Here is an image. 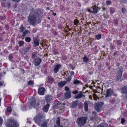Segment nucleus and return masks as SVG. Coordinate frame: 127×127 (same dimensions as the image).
<instances>
[{"label": "nucleus", "mask_w": 127, "mask_h": 127, "mask_svg": "<svg viewBox=\"0 0 127 127\" xmlns=\"http://www.w3.org/2000/svg\"><path fill=\"white\" fill-rule=\"evenodd\" d=\"M38 13L37 12L32 14H30L28 18V21L29 23L32 25H34L36 23L37 17L39 15Z\"/></svg>", "instance_id": "1"}, {"label": "nucleus", "mask_w": 127, "mask_h": 127, "mask_svg": "<svg viewBox=\"0 0 127 127\" xmlns=\"http://www.w3.org/2000/svg\"><path fill=\"white\" fill-rule=\"evenodd\" d=\"M87 118L85 117H81L79 118L77 121L76 122L78 125L81 127L85 124L86 122Z\"/></svg>", "instance_id": "2"}, {"label": "nucleus", "mask_w": 127, "mask_h": 127, "mask_svg": "<svg viewBox=\"0 0 127 127\" xmlns=\"http://www.w3.org/2000/svg\"><path fill=\"white\" fill-rule=\"evenodd\" d=\"M8 127H17L18 124L15 121L12 119H10V120L7 121Z\"/></svg>", "instance_id": "3"}, {"label": "nucleus", "mask_w": 127, "mask_h": 127, "mask_svg": "<svg viewBox=\"0 0 127 127\" xmlns=\"http://www.w3.org/2000/svg\"><path fill=\"white\" fill-rule=\"evenodd\" d=\"M103 104V103L101 102L96 103L95 107V109L98 112L100 111L101 109V107Z\"/></svg>", "instance_id": "4"}, {"label": "nucleus", "mask_w": 127, "mask_h": 127, "mask_svg": "<svg viewBox=\"0 0 127 127\" xmlns=\"http://www.w3.org/2000/svg\"><path fill=\"white\" fill-rule=\"evenodd\" d=\"M41 62V60L40 58H36L33 62V63L35 66L39 65Z\"/></svg>", "instance_id": "5"}, {"label": "nucleus", "mask_w": 127, "mask_h": 127, "mask_svg": "<svg viewBox=\"0 0 127 127\" xmlns=\"http://www.w3.org/2000/svg\"><path fill=\"white\" fill-rule=\"evenodd\" d=\"M113 91L110 89L107 90L105 97H107L111 96L113 93Z\"/></svg>", "instance_id": "6"}, {"label": "nucleus", "mask_w": 127, "mask_h": 127, "mask_svg": "<svg viewBox=\"0 0 127 127\" xmlns=\"http://www.w3.org/2000/svg\"><path fill=\"white\" fill-rule=\"evenodd\" d=\"M119 70L118 71L119 74L117 76V79L118 80L120 79L122 76V67H119Z\"/></svg>", "instance_id": "7"}, {"label": "nucleus", "mask_w": 127, "mask_h": 127, "mask_svg": "<svg viewBox=\"0 0 127 127\" xmlns=\"http://www.w3.org/2000/svg\"><path fill=\"white\" fill-rule=\"evenodd\" d=\"M45 88L43 87L39 88L38 90V93L40 95H44V92Z\"/></svg>", "instance_id": "8"}, {"label": "nucleus", "mask_w": 127, "mask_h": 127, "mask_svg": "<svg viewBox=\"0 0 127 127\" xmlns=\"http://www.w3.org/2000/svg\"><path fill=\"white\" fill-rule=\"evenodd\" d=\"M31 105L32 107H35V104L36 101H35V99L34 98L32 97L30 101Z\"/></svg>", "instance_id": "9"}, {"label": "nucleus", "mask_w": 127, "mask_h": 127, "mask_svg": "<svg viewBox=\"0 0 127 127\" xmlns=\"http://www.w3.org/2000/svg\"><path fill=\"white\" fill-rule=\"evenodd\" d=\"M52 96L50 95H48L46 96L45 98V100L47 102H49L52 99Z\"/></svg>", "instance_id": "10"}, {"label": "nucleus", "mask_w": 127, "mask_h": 127, "mask_svg": "<svg viewBox=\"0 0 127 127\" xmlns=\"http://www.w3.org/2000/svg\"><path fill=\"white\" fill-rule=\"evenodd\" d=\"M62 106V104L61 103L59 102H58L55 104L53 106V108L54 109H57L58 108H60Z\"/></svg>", "instance_id": "11"}, {"label": "nucleus", "mask_w": 127, "mask_h": 127, "mask_svg": "<svg viewBox=\"0 0 127 127\" xmlns=\"http://www.w3.org/2000/svg\"><path fill=\"white\" fill-rule=\"evenodd\" d=\"M66 82L65 81H61L58 83L59 86L60 87H63L66 84Z\"/></svg>", "instance_id": "12"}, {"label": "nucleus", "mask_w": 127, "mask_h": 127, "mask_svg": "<svg viewBox=\"0 0 127 127\" xmlns=\"http://www.w3.org/2000/svg\"><path fill=\"white\" fill-rule=\"evenodd\" d=\"M42 119H34L35 122L38 125L40 126L41 123L42 122Z\"/></svg>", "instance_id": "13"}, {"label": "nucleus", "mask_w": 127, "mask_h": 127, "mask_svg": "<svg viewBox=\"0 0 127 127\" xmlns=\"http://www.w3.org/2000/svg\"><path fill=\"white\" fill-rule=\"evenodd\" d=\"M78 103V101L76 100L72 102V105L71 106V108H74L76 107Z\"/></svg>", "instance_id": "14"}, {"label": "nucleus", "mask_w": 127, "mask_h": 127, "mask_svg": "<svg viewBox=\"0 0 127 127\" xmlns=\"http://www.w3.org/2000/svg\"><path fill=\"white\" fill-rule=\"evenodd\" d=\"M43 117L44 116L42 114H37V115L34 118V119H42Z\"/></svg>", "instance_id": "15"}, {"label": "nucleus", "mask_w": 127, "mask_h": 127, "mask_svg": "<svg viewBox=\"0 0 127 127\" xmlns=\"http://www.w3.org/2000/svg\"><path fill=\"white\" fill-rule=\"evenodd\" d=\"M33 42L34 43V46H37L39 44V41L37 38H35L34 39Z\"/></svg>", "instance_id": "16"}, {"label": "nucleus", "mask_w": 127, "mask_h": 127, "mask_svg": "<svg viewBox=\"0 0 127 127\" xmlns=\"http://www.w3.org/2000/svg\"><path fill=\"white\" fill-rule=\"evenodd\" d=\"M49 106V104H47L44 107L43 110L44 112H46L47 111L48 109V108Z\"/></svg>", "instance_id": "17"}, {"label": "nucleus", "mask_w": 127, "mask_h": 127, "mask_svg": "<svg viewBox=\"0 0 127 127\" xmlns=\"http://www.w3.org/2000/svg\"><path fill=\"white\" fill-rule=\"evenodd\" d=\"M71 92L70 91H68L67 93L65 94V95L66 98H69L71 97Z\"/></svg>", "instance_id": "18"}, {"label": "nucleus", "mask_w": 127, "mask_h": 127, "mask_svg": "<svg viewBox=\"0 0 127 127\" xmlns=\"http://www.w3.org/2000/svg\"><path fill=\"white\" fill-rule=\"evenodd\" d=\"M122 93L125 94L126 95L127 92V87H124L122 89Z\"/></svg>", "instance_id": "19"}, {"label": "nucleus", "mask_w": 127, "mask_h": 127, "mask_svg": "<svg viewBox=\"0 0 127 127\" xmlns=\"http://www.w3.org/2000/svg\"><path fill=\"white\" fill-rule=\"evenodd\" d=\"M93 11L92 13H97L98 10V7L96 6H95V7L93 8Z\"/></svg>", "instance_id": "20"}, {"label": "nucleus", "mask_w": 127, "mask_h": 127, "mask_svg": "<svg viewBox=\"0 0 127 127\" xmlns=\"http://www.w3.org/2000/svg\"><path fill=\"white\" fill-rule=\"evenodd\" d=\"M60 67V66L59 64L56 65L55 66V68H54V72L55 73H56L58 71V69Z\"/></svg>", "instance_id": "21"}, {"label": "nucleus", "mask_w": 127, "mask_h": 127, "mask_svg": "<svg viewBox=\"0 0 127 127\" xmlns=\"http://www.w3.org/2000/svg\"><path fill=\"white\" fill-rule=\"evenodd\" d=\"M41 127H47V123L46 121L43 122L40 124Z\"/></svg>", "instance_id": "22"}, {"label": "nucleus", "mask_w": 127, "mask_h": 127, "mask_svg": "<svg viewBox=\"0 0 127 127\" xmlns=\"http://www.w3.org/2000/svg\"><path fill=\"white\" fill-rule=\"evenodd\" d=\"M30 49V48L28 47H24V54L28 52Z\"/></svg>", "instance_id": "23"}, {"label": "nucleus", "mask_w": 127, "mask_h": 127, "mask_svg": "<svg viewBox=\"0 0 127 127\" xmlns=\"http://www.w3.org/2000/svg\"><path fill=\"white\" fill-rule=\"evenodd\" d=\"M30 32L29 31H28V30H26L24 33H23V35H22L21 37H22V38L23 39L24 36L26 35L28 33H29Z\"/></svg>", "instance_id": "24"}, {"label": "nucleus", "mask_w": 127, "mask_h": 127, "mask_svg": "<svg viewBox=\"0 0 127 127\" xmlns=\"http://www.w3.org/2000/svg\"><path fill=\"white\" fill-rule=\"evenodd\" d=\"M85 110V111H88V104L87 103L85 102L84 103Z\"/></svg>", "instance_id": "25"}, {"label": "nucleus", "mask_w": 127, "mask_h": 127, "mask_svg": "<svg viewBox=\"0 0 127 127\" xmlns=\"http://www.w3.org/2000/svg\"><path fill=\"white\" fill-rule=\"evenodd\" d=\"M80 82L77 80H75L73 82V83L74 84L78 85L80 83Z\"/></svg>", "instance_id": "26"}, {"label": "nucleus", "mask_w": 127, "mask_h": 127, "mask_svg": "<svg viewBox=\"0 0 127 127\" xmlns=\"http://www.w3.org/2000/svg\"><path fill=\"white\" fill-rule=\"evenodd\" d=\"M93 96L94 98L93 99L95 100H97V98H99L97 96V95L95 94H93Z\"/></svg>", "instance_id": "27"}, {"label": "nucleus", "mask_w": 127, "mask_h": 127, "mask_svg": "<svg viewBox=\"0 0 127 127\" xmlns=\"http://www.w3.org/2000/svg\"><path fill=\"white\" fill-rule=\"evenodd\" d=\"M88 58L86 56L83 58V61L85 63H86L88 61Z\"/></svg>", "instance_id": "28"}, {"label": "nucleus", "mask_w": 127, "mask_h": 127, "mask_svg": "<svg viewBox=\"0 0 127 127\" xmlns=\"http://www.w3.org/2000/svg\"><path fill=\"white\" fill-rule=\"evenodd\" d=\"M25 40L27 42H29L31 41V39L29 37H27L25 38Z\"/></svg>", "instance_id": "29"}, {"label": "nucleus", "mask_w": 127, "mask_h": 127, "mask_svg": "<svg viewBox=\"0 0 127 127\" xmlns=\"http://www.w3.org/2000/svg\"><path fill=\"white\" fill-rule=\"evenodd\" d=\"M7 111L9 113L11 112V108L10 107H8L7 109Z\"/></svg>", "instance_id": "30"}, {"label": "nucleus", "mask_w": 127, "mask_h": 127, "mask_svg": "<svg viewBox=\"0 0 127 127\" xmlns=\"http://www.w3.org/2000/svg\"><path fill=\"white\" fill-rule=\"evenodd\" d=\"M101 35L100 34H99L96 36V38L97 39H99L101 38Z\"/></svg>", "instance_id": "31"}, {"label": "nucleus", "mask_w": 127, "mask_h": 127, "mask_svg": "<svg viewBox=\"0 0 127 127\" xmlns=\"http://www.w3.org/2000/svg\"><path fill=\"white\" fill-rule=\"evenodd\" d=\"M18 43L19 44V46H21L24 44V42L22 41H20Z\"/></svg>", "instance_id": "32"}, {"label": "nucleus", "mask_w": 127, "mask_h": 127, "mask_svg": "<svg viewBox=\"0 0 127 127\" xmlns=\"http://www.w3.org/2000/svg\"><path fill=\"white\" fill-rule=\"evenodd\" d=\"M33 81L32 80H30L28 82V85H33Z\"/></svg>", "instance_id": "33"}, {"label": "nucleus", "mask_w": 127, "mask_h": 127, "mask_svg": "<svg viewBox=\"0 0 127 127\" xmlns=\"http://www.w3.org/2000/svg\"><path fill=\"white\" fill-rule=\"evenodd\" d=\"M93 116H94V118L95 119L97 118L96 113L95 112H93Z\"/></svg>", "instance_id": "34"}, {"label": "nucleus", "mask_w": 127, "mask_h": 127, "mask_svg": "<svg viewBox=\"0 0 127 127\" xmlns=\"http://www.w3.org/2000/svg\"><path fill=\"white\" fill-rule=\"evenodd\" d=\"M20 29H21V32H23L24 28L22 25L20 27Z\"/></svg>", "instance_id": "35"}, {"label": "nucleus", "mask_w": 127, "mask_h": 127, "mask_svg": "<svg viewBox=\"0 0 127 127\" xmlns=\"http://www.w3.org/2000/svg\"><path fill=\"white\" fill-rule=\"evenodd\" d=\"M117 43L118 45H120L122 43V41L120 40H118L117 42Z\"/></svg>", "instance_id": "36"}, {"label": "nucleus", "mask_w": 127, "mask_h": 127, "mask_svg": "<svg viewBox=\"0 0 127 127\" xmlns=\"http://www.w3.org/2000/svg\"><path fill=\"white\" fill-rule=\"evenodd\" d=\"M79 96V97L81 98L82 97L83 94L82 92H80V93L78 95Z\"/></svg>", "instance_id": "37"}, {"label": "nucleus", "mask_w": 127, "mask_h": 127, "mask_svg": "<svg viewBox=\"0 0 127 127\" xmlns=\"http://www.w3.org/2000/svg\"><path fill=\"white\" fill-rule=\"evenodd\" d=\"M78 21L77 19H75L74 21V23L75 25H77L78 23Z\"/></svg>", "instance_id": "38"}, {"label": "nucleus", "mask_w": 127, "mask_h": 127, "mask_svg": "<svg viewBox=\"0 0 127 127\" xmlns=\"http://www.w3.org/2000/svg\"><path fill=\"white\" fill-rule=\"evenodd\" d=\"M65 91L67 92H68V91H70L69 89V88L67 87L66 86L65 87Z\"/></svg>", "instance_id": "39"}, {"label": "nucleus", "mask_w": 127, "mask_h": 127, "mask_svg": "<svg viewBox=\"0 0 127 127\" xmlns=\"http://www.w3.org/2000/svg\"><path fill=\"white\" fill-rule=\"evenodd\" d=\"M36 55V54L35 53L33 52L32 53V58H34L35 57V55Z\"/></svg>", "instance_id": "40"}, {"label": "nucleus", "mask_w": 127, "mask_h": 127, "mask_svg": "<svg viewBox=\"0 0 127 127\" xmlns=\"http://www.w3.org/2000/svg\"><path fill=\"white\" fill-rule=\"evenodd\" d=\"M56 123L57 125V126H60V120L59 119H58L56 121Z\"/></svg>", "instance_id": "41"}, {"label": "nucleus", "mask_w": 127, "mask_h": 127, "mask_svg": "<svg viewBox=\"0 0 127 127\" xmlns=\"http://www.w3.org/2000/svg\"><path fill=\"white\" fill-rule=\"evenodd\" d=\"M125 119L123 118L121 119V123L122 124H123L125 123Z\"/></svg>", "instance_id": "42"}, {"label": "nucleus", "mask_w": 127, "mask_h": 127, "mask_svg": "<svg viewBox=\"0 0 127 127\" xmlns=\"http://www.w3.org/2000/svg\"><path fill=\"white\" fill-rule=\"evenodd\" d=\"M71 80V79L69 77L67 78L66 79V80L68 82H69Z\"/></svg>", "instance_id": "43"}, {"label": "nucleus", "mask_w": 127, "mask_h": 127, "mask_svg": "<svg viewBox=\"0 0 127 127\" xmlns=\"http://www.w3.org/2000/svg\"><path fill=\"white\" fill-rule=\"evenodd\" d=\"M111 3V2L110 1H108L106 2V4L108 5H110Z\"/></svg>", "instance_id": "44"}, {"label": "nucleus", "mask_w": 127, "mask_h": 127, "mask_svg": "<svg viewBox=\"0 0 127 127\" xmlns=\"http://www.w3.org/2000/svg\"><path fill=\"white\" fill-rule=\"evenodd\" d=\"M114 22L116 24H118V21L117 20H114Z\"/></svg>", "instance_id": "45"}, {"label": "nucleus", "mask_w": 127, "mask_h": 127, "mask_svg": "<svg viewBox=\"0 0 127 127\" xmlns=\"http://www.w3.org/2000/svg\"><path fill=\"white\" fill-rule=\"evenodd\" d=\"M126 11L125 9L124 8H122V12L123 13H125Z\"/></svg>", "instance_id": "46"}, {"label": "nucleus", "mask_w": 127, "mask_h": 127, "mask_svg": "<svg viewBox=\"0 0 127 127\" xmlns=\"http://www.w3.org/2000/svg\"><path fill=\"white\" fill-rule=\"evenodd\" d=\"M13 1H14L15 2H19L20 0H12Z\"/></svg>", "instance_id": "47"}, {"label": "nucleus", "mask_w": 127, "mask_h": 127, "mask_svg": "<svg viewBox=\"0 0 127 127\" xmlns=\"http://www.w3.org/2000/svg\"><path fill=\"white\" fill-rule=\"evenodd\" d=\"M78 92V91H76L74 92H72V93L74 94H76Z\"/></svg>", "instance_id": "48"}, {"label": "nucleus", "mask_w": 127, "mask_h": 127, "mask_svg": "<svg viewBox=\"0 0 127 127\" xmlns=\"http://www.w3.org/2000/svg\"><path fill=\"white\" fill-rule=\"evenodd\" d=\"M110 47L111 49H113L114 48H115V46H111Z\"/></svg>", "instance_id": "49"}, {"label": "nucleus", "mask_w": 127, "mask_h": 127, "mask_svg": "<svg viewBox=\"0 0 127 127\" xmlns=\"http://www.w3.org/2000/svg\"><path fill=\"white\" fill-rule=\"evenodd\" d=\"M2 123V119L0 117V124H1Z\"/></svg>", "instance_id": "50"}, {"label": "nucleus", "mask_w": 127, "mask_h": 127, "mask_svg": "<svg viewBox=\"0 0 127 127\" xmlns=\"http://www.w3.org/2000/svg\"><path fill=\"white\" fill-rule=\"evenodd\" d=\"M95 119L94 118V116H92V117H91V120H94Z\"/></svg>", "instance_id": "51"}, {"label": "nucleus", "mask_w": 127, "mask_h": 127, "mask_svg": "<svg viewBox=\"0 0 127 127\" xmlns=\"http://www.w3.org/2000/svg\"><path fill=\"white\" fill-rule=\"evenodd\" d=\"M74 74V72L73 71H72L71 72V75H73Z\"/></svg>", "instance_id": "52"}, {"label": "nucleus", "mask_w": 127, "mask_h": 127, "mask_svg": "<svg viewBox=\"0 0 127 127\" xmlns=\"http://www.w3.org/2000/svg\"><path fill=\"white\" fill-rule=\"evenodd\" d=\"M79 98H80V97H79V96L78 95L77 96H76V97H75V98L76 99H79Z\"/></svg>", "instance_id": "53"}, {"label": "nucleus", "mask_w": 127, "mask_h": 127, "mask_svg": "<svg viewBox=\"0 0 127 127\" xmlns=\"http://www.w3.org/2000/svg\"><path fill=\"white\" fill-rule=\"evenodd\" d=\"M8 6L9 7H10V3L9 2H8Z\"/></svg>", "instance_id": "54"}, {"label": "nucleus", "mask_w": 127, "mask_h": 127, "mask_svg": "<svg viewBox=\"0 0 127 127\" xmlns=\"http://www.w3.org/2000/svg\"><path fill=\"white\" fill-rule=\"evenodd\" d=\"M89 97L91 99H92V95H90L89 96Z\"/></svg>", "instance_id": "55"}, {"label": "nucleus", "mask_w": 127, "mask_h": 127, "mask_svg": "<svg viewBox=\"0 0 127 127\" xmlns=\"http://www.w3.org/2000/svg\"><path fill=\"white\" fill-rule=\"evenodd\" d=\"M54 127H63V126H57V127L56 126H55Z\"/></svg>", "instance_id": "56"}, {"label": "nucleus", "mask_w": 127, "mask_h": 127, "mask_svg": "<svg viewBox=\"0 0 127 127\" xmlns=\"http://www.w3.org/2000/svg\"><path fill=\"white\" fill-rule=\"evenodd\" d=\"M87 10H88L89 12H92V11H91L90 9H87Z\"/></svg>", "instance_id": "57"}, {"label": "nucleus", "mask_w": 127, "mask_h": 127, "mask_svg": "<svg viewBox=\"0 0 127 127\" xmlns=\"http://www.w3.org/2000/svg\"><path fill=\"white\" fill-rule=\"evenodd\" d=\"M3 85V84L1 82H0V86H2Z\"/></svg>", "instance_id": "58"}, {"label": "nucleus", "mask_w": 127, "mask_h": 127, "mask_svg": "<svg viewBox=\"0 0 127 127\" xmlns=\"http://www.w3.org/2000/svg\"><path fill=\"white\" fill-rule=\"evenodd\" d=\"M110 12H111V13H112V14L114 12L113 11H112V10H111V9H110Z\"/></svg>", "instance_id": "59"}, {"label": "nucleus", "mask_w": 127, "mask_h": 127, "mask_svg": "<svg viewBox=\"0 0 127 127\" xmlns=\"http://www.w3.org/2000/svg\"><path fill=\"white\" fill-rule=\"evenodd\" d=\"M84 81L85 82H86L87 81V79H84Z\"/></svg>", "instance_id": "60"}, {"label": "nucleus", "mask_w": 127, "mask_h": 127, "mask_svg": "<svg viewBox=\"0 0 127 127\" xmlns=\"http://www.w3.org/2000/svg\"><path fill=\"white\" fill-rule=\"evenodd\" d=\"M53 15L54 16H55L56 15V13H54L53 14Z\"/></svg>", "instance_id": "61"}, {"label": "nucleus", "mask_w": 127, "mask_h": 127, "mask_svg": "<svg viewBox=\"0 0 127 127\" xmlns=\"http://www.w3.org/2000/svg\"><path fill=\"white\" fill-rule=\"evenodd\" d=\"M116 54V53H114V54L113 55V56H115Z\"/></svg>", "instance_id": "62"}, {"label": "nucleus", "mask_w": 127, "mask_h": 127, "mask_svg": "<svg viewBox=\"0 0 127 127\" xmlns=\"http://www.w3.org/2000/svg\"><path fill=\"white\" fill-rule=\"evenodd\" d=\"M103 16L104 17H105V18H107V17L106 16H105V14H104Z\"/></svg>", "instance_id": "63"}, {"label": "nucleus", "mask_w": 127, "mask_h": 127, "mask_svg": "<svg viewBox=\"0 0 127 127\" xmlns=\"http://www.w3.org/2000/svg\"><path fill=\"white\" fill-rule=\"evenodd\" d=\"M125 96L126 98L127 99V92L126 93V95Z\"/></svg>", "instance_id": "64"}]
</instances>
